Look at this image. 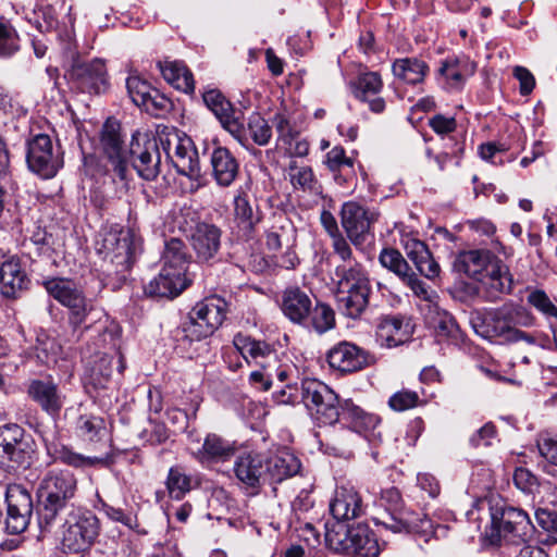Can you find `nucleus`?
Returning <instances> with one entry per match:
<instances>
[{
  "instance_id": "1",
  "label": "nucleus",
  "mask_w": 557,
  "mask_h": 557,
  "mask_svg": "<svg viewBox=\"0 0 557 557\" xmlns=\"http://www.w3.org/2000/svg\"><path fill=\"white\" fill-rule=\"evenodd\" d=\"M228 310L226 300L218 295L198 301L187 319L172 331L175 349L189 358L198 351V345L223 324Z\"/></svg>"
},
{
  "instance_id": "2",
  "label": "nucleus",
  "mask_w": 557,
  "mask_h": 557,
  "mask_svg": "<svg viewBox=\"0 0 557 557\" xmlns=\"http://www.w3.org/2000/svg\"><path fill=\"white\" fill-rule=\"evenodd\" d=\"M534 324L535 317L531 311L512 302L491 309L472 320V326L478 335L502 344L525 342L529 345H537L539 338L535 334L520 330Z\"/></svg>"
},
{
  "instance_id": "3",
  "label": "nucleus",
  "mask_w": 557,
  "mask_h": 557,
  "mask_svg": "<svg viewBox=\"0 0 557 557\" xmlns=\"http://www.w3.org/2000/svg\"><path fill=\"white\" fill-rule=\"evenodd\" d=\"M77 493V479L69 470H49L39 482L36 518L41 531L50 530Z\"/></svg>"
},
{
  "instance_id": "4",
  "label": "nucleus",
  "mask_w": 557,
  "mask_h": 557,
  "mask_svg": "<svg viewBox=\"0 0 557 557\" xmlns=\"http://www.w3.org/2000/svg\"><path fill=\"white\" fill-rule=\"evenodd\" d=\"M141 251V238L132 230L109 233L102 243V264L104 285L119 288L126 280L136 257Z\"/></svg>"
},
{
  "instance_id": "5",
  "label": "nucleus",
  "mask_w": 557,
  "mask_h": 557,
  "mask_svg": "<svg viewBox=\"0 0 557 557\" xmlns=\"http://www.w3.org/2000/svg\"><path fill=\"white\" fill-rule=\"evenodd\" d=\"M325 542L330 549L350 557H377L380 546L366 523L348 525L334 522L325 525Z\"/></svg>"
},
{
  "instance_id": "6",
  "label": "nucleus",
  "mask_w": 557,
  "mask_h": 557,
  "mask_svg": "<svg viewBox=\"0 0 557 557\" xmlns=\"http://www.w3.org/2000/svg\"><path fill=\"white\" fill-rule=\"evenodd\" d=\"M36 443L18 424L0 426V468L8 472L26 470L34 461Z\"/></svg>"
},
{
  "instance_id": "7",
  "label": "nucleus",
  "mask_w": 557,
  "mask_h": 557,
  "mask_svg": "<svg viewBox=\"0 0 557 557\" xmlns=\"http://www.w3.org/2000/svg\"><path fill=\"white\" fill-rule=\"evenodd\" d=\"M63 528V550L78 554L88 550L95 543L100 532V522L92 511L77 508L67 513Z\"/></svg>"
},
{
  "instance_id": "8",
  "label": "nucleus",
  "mask_w": 557,
  "mask_h": 557,
  "mask_svg": "<svg viewBox=\"0 0 557 557\" xmlns=\"http://www.w3.org/2000/svg\"><path fill=\"white\" fill-rule=\"evenodd\" d=\"M301 400L319 425H332L339 421L342 401L333 389L314 379L301 382Z\"/></svg>"
},
{
  "instance_id": "9",
  "label": "nucleus",
  "mask_w": 557,
  "mask_h": 557,
  "mask_svg": "<svg viewBox=\"0 0 557 557\" xmlns=\"http://www.w3.org/2000/svg\"><path fill=\"white\" fill-rule=\"evenodd\" d=\"M66 77L75 89L88 95L104 94L110 86L106 63L97 58L84 61L74 57Z\"/></svg>"
},
{
  "instance_id": "10",
  "label": "nucleus",
  "mask_w": 557,
  "mask_h": 557,
  "mask_svg": "<svg viewBox=\"0 0 557 557\" xmlns=\"http://www.w3.org/2000/svg\"><path fill=\"white\" fill-rule=\"evenodd\" d=\"M376 512L372 520L376 525H382L395 533L406 530L414 521L404 508V500L397 487L382 488L373 502Z\"/></svg>"
},
{
  "instance_id": "11",
  "label": "nucleus",
  "mask_w": 557,
  "mask_h": 557,
  "mask_svg": "<svg viewBox=\"0 0 557 557\" xmlns=\"http://www.w3.org/2000/svg\"><path fill=\"white\" fill-rule=\"evenodd\" d=\"M492 525L499 539L513 544L525 543L535 531L528 513L511 506L492 508Z\"/></svg>"
},
{
  "instance_id": "12",
  "label": "nucleus",
  "mask_w": 557,
  "mask_h": 557,
  "mask_svg": "<svg viewBox=\"0 0 557 557\" xmlns=\"http://www.w3.org/2000/svg\"><path fill=\"white\" fill-rule=\"evenodd\" d=\"M127 164L131 163L137 174L146 180L153 181L160 172V151L154 137L146 133L135 132L126 151Z\"/></svg>"
},
{
  "instance_id": "13",
  "label": "nucleus",
  "mask_w": 557,
  "mask_h": 557,
  "mask_svg": "<svg viewBox=\"0 0 557 557\" xmlns=\"http://www.w3.org/2000/svg\"><path fill=\"white\" fill-rule=\"evenodd\" d=\"M28 169L42 178H52L63 166L60 147H54L49 135L38 134L27 141Z\"/></svg>"
},
{
  "instance_id": "14",
  "label": "nucleus",
  "mask_w": 557,
  "mask_h": 557,
  "mask_svg": "<svg viewBox=\"0 0 557 557\" xmlns=\"http://www.w3.org/2000/svg\"><path fill=\"white\" fill-rule=\"evenodd\" d=\"M341 224L347 238L356 247L361 248L372 236V226L379 213L359 202H344L341 211Z\"/></svg>"
},
{
  "instance_id": "15",
  "label": "nucleus",
  "mask_w": 557,
  "mask_h": 557,
  "mask_svg": "<svg viewBox=\"0 0 557 557\" xmlns=\"http://www.w3.org/2000/svg\"><path fill=\"white\" fill-rule=\"evenodd\" d=\"M206 107L219 120L226 129L239 143L246 140V128L243 123V112L235 109L231 101L216 88H209L202 92Z\"/></svg>"
},
{
  "instance_id": "16",
  "label": "nucleus",
  "mask_w": 557,
  "mask_h": 557,
  "mask_svg": "<svg viewBox=\"0 0 557 557\" xmlns=\"http://www.w3.org/2000/svg\"><path fill=\"white\" fill-rule=\"evenodd\" d=\"M263 212L250 196L239 188L233 200V233L244 240L255 239Z\"/></svg>"
},
{
  "instance_id": "17",
  "label": "nucleus",
  "mask_w": 557,
  "mask_h": 557,
  "mask_svg": "<svg viewBox=\"0 0 557 557\" xmlns=\"http://www.w3.org/2000/svg\"><path fill=\"white\" fill-rule=\"evenodd\" d=\"M5 502L8 506L5 530L11 534L23 533L29 524L34 509L30 493L22 485H9Z\"/></svg>"
},
{
  "instance_id": "18",
  "label": "nucleus",
  "mask_w": 557,
  "mask_h": 557,
  "mask_svg": "<svg viewBox=\"0 0 557 557\" xmlns=\"http://www.w3.org/2000/svg\"><path fill=\"white\" fill-rule=\"evenodd\" d=\"M126 88L132 101L151 115H161L171 107L168 97L138 75H131L126 79Z\"/></svg>"
},
{
  "instance_id": "19",
  "label": "nucleus",
  "mask_w": 557,
  "mask_h": 557,
  "mask_svg": "<svg viewBox=\"0 0 557 557\" xmlns=\"http://www.w3.org/2000/svg\"><path fill=\"white\" fill-rule=\"evenodd\" d=\"M233 345L248 364L255 363L261 368L278 362L277 349L273 343L237 333Z\"/></svg>"
},
{
  "instance_id": "20",
  "label": "nucleus",
  "mask_w": 557,
  "mask_h": 557,
  "mask_svg": "<svg viewBox=\"0 0 557 557\" xmlns=\"http://www.w3.org/2000/svg\"><path fill=\"white\" fill-rule=\"evenodd\" d=\"M174 140V151L171 152V139L166 138L165 141L161 139V145L166 152V157L170 159L178 174L191 180H198L201 176L200 163L198 152L191 146L190 139H182L175 135Z\"/></svg>"
},
{
  "instance_id": "21",
  "label": "nucleus",
  "mask_w": 557,
  "mask_h": 557,
  "mask_svg": "<svg viewBox=\"0 0 557 557\" xmlns=\"http://www.w3.org/2000/svg\"><path fill=\"white\" fill-rule=\"evenodd\" d=\"M120 124L115 121L107 120L101 132V147L112 170L121 180L127 175L126 149L123 147V140L120 133Z\"/></svg>"
},
{
  "instance_id": "22",
  "label": "nucleus",
  "mask_w": 557,
  "mask_h": 557,
  "mask_svg": "<svg viewBox=\"0 0 557 557\" xmlns=\"http://www.w3.org/2000/svg\"><path fill=\"white\" fill-rule=\"evenodd\" d=\"M27 395L51 417L58 416L64 406L65 396L51 376L29 381Z\"/></svg>"
},
{
  "instance_id": "23",
  "label": "nucleus",
  "mask_w": 557,
  "mask_h": 557,
  "mask_svg": "<svg viewBox=\"0 0 557 557\" xmlns=\"http://www.w3.org/2000/svg\"><path fill=\"white\" fill-rule=\"evenodd\" d=\"M478 281L491 301L512 290L513 280L509 267L497 256L490 261Z\"/></svg>"
},
{
  "instance_id": "24",
  "label": "nucleus",
  "mask_w": 557,
  "mask_h": 557,
  "mask_svg": "<svg viewBox=\"0 0 557 557\" xmlns=\"http://www.w3.org/2000/svg\"><path fill=\"white\" fill-rule=\"evenodd\" d=\"M332 369L343 373L359 371L371 362V356L352 343L341 342L326 355Z\"/></svg>"
},
{
  "instance_id": "25",
  "label": "nucleus",
  "mask_w": 557,
  "mask_h": 557,
  "mask_svg": "<svg viewBox=\"0 0 557 557\" xmlns=\"http://www.w3.org/2000/svg\"><path fill=\"white\" fill-rule=\"evenodd\" d=\"M234 473L243 487L251 494H257L265 484L264 456L247 453L238 456L234 463Z\"/></svg>"
},
{
  "instance_id": "26",
  "label": "nucleus",
  "mask_w": 557,
  "mask_h": 557,
  "mask_svg": "<svg viewBox=\"0 0 557 557\" xmlns=\"http://www.w3.org/2000/svg\"><path fill=\"white\" fill-rule=\"evenodd\" d=\"M350 91L356 99L369 104L374 113L385 110V100L379 96L383 89V81L377 72H363L349 83Z\"/></svg>"
},
{
  "instance_id": "27",
  "label": "nucleus",
  "mask_w": 557,
  "mask_h": 557,
  "mask_svg": "<svg viewBox=\"0 0 557 557\" xmlns=\"http://www.w3.org/2000/svg\"><path fill=\"white\" fill-rule=\"evenodd\" d=\"M311 306V297L298 286L287 287L282 293L280 308L284 317L294 324L308 326Z\"/></svg>"
},
{
  "instance_id": "28",
  "label": "nucleus",
  "mask_w": 557,
  "mask_h": 557,
  "mask_svg": "<svg viewBox=\"0 0 557 557\" xmlns=\"http://www.w3.org/2000/svg\"><path fill=\"white\" fill-rule=\"evenodd\" d=\"M222 231L214 224L199 222L190 235L196 257L201 262L214 260L221 248Z\"/></svg>"
},
{
  "instance_id": "29",
  "label": "nucleus",
  "mask_w": 557,
  "mask_h": 557,
  "mask_svg": "<svg viewBox=\"0 0 557 557\" xmlns=\"http://www.w3.org/2000/svg\"><path fill=\"white\" fill-rule=\"evenodd\" d=\"M330 511L336 522L357 519L363 512L362 498L354 486L342 485L335 490L330 503Z\"/></svg>"
},
{
  "instance_id": "30",
  "label": "nucleus",
  "mask_w": 557,
  "mask_h": 557,
  "mask_svg": "<svg viewBox=\"0 0 557 557\" xmlns=\"http://www.w3.org/2000/svg\"><path fill=\"white\" fill-rule=\"evenodd\" d=\"M30 280L17 257H11L0 267V289L7 298H16L28 288Z\"/></svg>"
},
{
  "instance_id": "31",
  "label": "nucleus",
  "mask_w": 557,
  "mask_h": 557,
  "mask_svg": "<svg viewBox=\"0 0 557 557\" xmlns=\"http://www.w3.org/2000/svg\"><path fill=\"white\" fill-rule=\"evenodd\" d=\"M299 469L300 461L288 451H281L269 458L264 457L265 484L281 483L298 473Z\"/></svg>"
},
{
  "instance_id": "32",
  "label": "nucleus",
  "mask_w": 557,
  "mask_h": 557,
  "mask_svg": "<svg viewBox=\"0 0 557 557\" xmlns=\"http://www.w3.org/2000/svg\"><path fill=\"white\" fill-rule=\"evenodd\" d=\"M188 284L189 281L186 276L162 268L159 275L145 286V293L150 297L174 298L178 296Z\"/></svg>"
},
{
  "instance_id": "33",
  "label": "nucleus",
  "mask_w": 557,
  "mask_h": 557,
  "mask_svg": "<svg viewBox=\"0 0 557 557\" xmlns=\"http://www.w3.org/2000/svg\"><path fill=\"white\" fill-rule=\"evenodd\" d=\"M495 256V253L487 249L465 250L456 256L453 269L478 281Z\"/></svg>"
},
{
  "instance_id": "34",
  "label": "nucleus",
  "mask_w": 557,
  "mask_h": 557,
  "mask_svg": "<svg viewBox=\"0 0 557 557\" xmlns=\"http://www.w3.org/2000/svg\"><path fill=\"white\" fill-rule=\"evenodd\" d=\"M210 163L218 185L227 187L235 181L239 164L227 148H214L210 157Z\"/></svg>"
},
{
  "instance_id": "35",
  "label": "nucleus",
  "mask_w": 557,
  "mask_h": 557,
  "mask_svg": "<svg viewBox=\"0 0 557 557\" xmlns=\"http://www.w3.org/2000/svg\"><path fill=\"white\" fill-rule=\"evenodd\" d=\"M339 414V421L360 434L374 430L380 423V418L377 416L367 412L351 399H345L342 401Z\"/></svg>"
},
{
  "instance_id": "36",
  "label": "nucleus",
  "mask_w": 557,
  "mask_h": 557,
  "mask_svg": "<svg viewBox=\"0 0 557 557\" xmlns=\"http://www.w3.org/2000/svg\"><path fill=\"white\" fill-rule=\"evenodd\" d=\"M410 335L409 324L399 314L381 318L376 330V338L382 346L397 347Z\"/></svg>"
},
{
  "instance_id": "37",
  "label": "nucleus",
  "mask_w": 557,
  "mask_h": 557,
  "mask_svg": "<svg viewBox=\"0 0 557 557\" xmlns=\"http://www.w3.org/2000/svg\"><path fill=\"white\" fill-rule=\"evenodd\" d=\"M392 73L401 84L418 85L429 73V65L417 57L398 58L392 63Z\"/></svg>"
},
{
  "instance_id": "38",
  "label": "nucleus",
  "mask_w": 557,
  "mask_h": 557,
  "mask_svg": "<svg viewBox=\"0 0 557 557\" xmlns=\"http://www.w3.org/2000/svg\"><path fill=\"white\" fill-rule=\"evenodd\" d=\"M406 255L421 275L428 278L438 276L441 268L434 260L428 246L419 239H408L405 244Z\"/></svg>"
},
{
  "instance_id": "39",
  "label": "nucleus",
  "mask_w": 557,
  "mask_h": 557,
  "mask_svg": "<svg viewBox=\"0 0 557 557\" xmlns=\"http://www.w3.org/2000/svg\"><path fill=\"white\" fill-rule=\"evenodd\" d=\"M324 163L332 172L335 183L342 187L349 184L356 176L354 159L347 157L345 149L341 146L333 147L325 154Z\"/></svg>"
},
{
  "instance_id": "40",
  "label": "nucleus",
  "mask_w": 557,
  "mask_h": 557,
  "mask_svg": "<svg viewBox=\"0 0 557 557\" xmlns=\"http://www.w3.org/2000/svg\"><path fill=\"white\" fill-rule=\"evenodd\" d=\"M474 64L466 60L448 59L438 69V75L444 81V87L449 90L462 88L466 78L474 73Z\"/></svg>"
},
{
  "instance_id": "41",
  "label": "nucleus",
  "mask_w": 557,
  "mask_h": 557,
  "mask_svg": "<svg viewBox=\"0 0 557 557\" xmlns=\"http://www.w3.org/2000/svg\"><path fill=\"white\" fill-rule=\"evenodd\" d=\"M161 260L163 264L162 268L182 276H186L191 256L183 240L178 238H171L165 242Z\"/></svg>"
},
{
  "instance_id": "42",
  "label": "nucleus",
  "mask_w": 557,
  "mask_h": 557,
  "mask_svg": "<svg viewBox=\"0 0 557 557\" xmlns=\"http://www.w3.org/2000/svg\"><path fill=\"white\" fill-rule=\"evenodd\" d=\"M236 453L235 443L216 434H208L199 451L202 461L224 462Z\"/></svg>"
},
{
  "instance_id": "43",
  "label": "nucleus",
  "mask_w": 557,
  "mask_h": 557,
  "mask_svg": "<svg viewBox=\"0 0 557 557\" xmlns=\"http://www.w3.org/2000/svg\"><path fill=\"white\" fill-rule=\"evenodd\" d=\"M196 486L194 476L182 466H173L169 469L165 487L171 499L182 500Z\"/></svg>"
},
{
  "instance_id": "44",
  "label": "nucleus",
  "mask_w": 557,
  "mask_h": 557,
  "mask_svg": "<svg viewBox=\"0 0 557 557\" xmlns=\"http://www.w3.org/2000/svg\"><path fill=\"white\" fill-rule=\"evenodd\" d=\"M159 66L164 79L174 88L186 94L194 91L195 82L193 73L184 63L177 61H165L163 63L160 62Z\"/></svg>"
},
{
  "instance_id": "45",
  "label": "nucleus",
  "mask_w": 557,
  "mask_h": 557,
  "mask_svg": "<svg viewBox=\"0 0 557 557\" xmlns=\"http://www.w3.org/2000/svg\"><path fill=\"white\" fill-rule=\"evenodd\" d=\"M42 285L48 295L64 307L84 294L72 280L65 277L47 278L42 282Z\"/></svg>"
},
{
  "instance_id": "46",
  "label": "nucleus",
  "mask_w": 557,
  "mask_h": 557,
  "mask_svg": "<svg viewBox=\"0 0 557 557\" xmlns=\"http://www.w3.org/2000/svg\"><path fill=\"white\" fill-rule=\"evenodd\" d=\"M46 448L48 455L54 461H60L74 468H87L104 462L103 458L84 456L64 445L47 444Z\"/></svg>"
},
{
  "instance_id": "47",
  "label": "nucleus",
  "mask_w": 557,
  "mask_h": 557,
  "mask_svg": "<svg viewBox=\"0 0 557 557\" xmlns=\"http://www.w3.org/2000/svg\"><path fill=\"white\" fill-rule=\"evenodd\" d=\"M275 366L272 364L273 379L275 377L284 386L273 394V399L280 405L294 404L297 399V395L294 393L297 391V386L292 382L295 369L288 364Z\"/></svg>"
},
{
  "instance_id": "48",
  "label": "nucleus",
  "mask_w": 557,
  "mask_h": 557,
  "mask_svg": "<svg viewBox=\"0 0 557 557\" xmlns=\"http://www.w3.org/2000/svg\"><path fill=\"white\" fill-rule=\"evenodd\" d=\"M113 364H116L117 372L122 374L126 367L123 355L119 354L116 360L108 355L99 357L91 370V379L96 386H107L112 376Z\"/></svg>"
},
{
  "instance_id": "49",
  "label": "nucleus",
  "mask_w": 557,
  "mask_h": 557,
  "mask_svg": "<svg viewBox=\"0 0 557 557\" xmlns=\"http://www.w3.org/2000/svg\"><path fill=\"white\" fill-rule=\"evenodd\" d=\"M75 430L84 441L96 442L104 434V420L94 414H82L76 420Z\"/></svg>"
},
{
  "instance_id": "50",
  "label": "nucleus",
  "mask_w": 557,
  "mask_h": 557,
  "mask_svg": "<svg viewBox=\"0 0 557 557\" xmlns=\"http://www.w3.org/2000/svg\"><path fill=\"white\" fill-rule=\"evenodd\" d=\"M337 308L346 317L358 319L369 306L370 294H335Z\"/></svg>"
},
{
  "instance_id": "51",
  "label": "nucleus",
  "mask_w": 557,
  "mask_h": 557,
  "mask_svg": "<svg viewBox=\"0 0 557 557\" xmlns=\"http://www.w3.org/2000/svg\"><path fill=\"white\" fill-rule=\"evenodd\" d=\"M311 326L319 334H323L335 326V312L324 302H317L311 306V313L308 326Z\"/></svg>"
},
{
  "instance_id": "52",
  "label": "nucleus",
  "mask_w": 557,
  "mask_h": 557,
  "mask_svg": "<svg viewBox=\"0 0 557 557\" xmlns=\"http://www.w3.org/2000/svg\"><path fill=\"white\" fill-rule=\"evenodd\" d=\"M65 308L69 310V323L73 330H77L87 322L88 317L95 312V306L91 300L82 294L76 300L69 304Z\"/></svg>"
},
{
  "instance_id": "53",
  "label": "nucleus",
  "mask_w": 557,
  "mask_h": 557,
  "mask_svg": "<svg viewBox=\"0 0 557 557\" xmlns=\"http://www.w3.org/2000/svg\"><path fill=\"white\" fill-rule=\"evenodd\" d=\"M379 261L383 268L393 272L400 281L411 271V268L403 255L394 248L382 249Z\"/></svg>"
},
{
  "instance_id": "54",
  "label": "nucleus",
  "mask_w": 557,
  "mask_h": 557,
  "mask_svg": "<svg viewBox=\"0 0 557 557\" xmlns=\"http://www.w3.org/2000/svg\"><path fill=\"white\" fill-rule=\"evenodd\" d=\"M368 277L369 275L363 264L358 262L347 265H336L334 269L333 281L336 288H338L342 286H348L347 284H356L359 281Z\"/></svg>"
},
{
  "instance_id": "55",
  "label": "nucleus",
  "mask_w": 557,
  "mask_h": 557,
  "mask_svg": "<svg viewBox=\"0 0 557 557\" xmlns=\"http://www.w3.org/2000/svg\"><path fill=\"white\" fill-rule=\"evenodd\" d=\"M247 131L253 143L259 146H267L272 137V126L258 112L249 115Z\"/></svg>"
},
{
  "instance_id": "56",
  "label": "nucleus",
  "mask_w": 557,
  "mask_h": 557,
  "mask_svg": "<svg viewBox=\"0 0 557 557\" xmlns=\"http://www.w3.org/2000/svg\"><path fill=\"white\" fill-rule=\"evenodd\" d=\"M20 50V37L9 23L0 21V58H10Z\"/></svg>"
},
{
  "instance_id": "57",
  "label": "nucleus",
  "mask_w": 557,
  "mask_h": 557,
  "mask_svg": "<svg viewBox=\"0 0 557 557\" xmlns=\"http://www.w3.org/2000/svg\"><path fill=\"white\" fill-rule=\"evenodd\" d=\"M527 301L546 319L557 320V307L543 289H533L527 296Z\"/></svg>"
},
{
  "instance_id": "58",
  "label": "nucleus",
  "mask_w": 557,
  "mask_h": 557,
  "mask_svg": "<svg viewBox=\"0 0 557 557\" xmlns=\"http://www.w3.org/2000/svg\"><path fill=\"white\" fill-rule=\"evenodd\" d=\"M288 178L295 189H301L313 194L321 193V185L315 180L313 171L309 165L300 168V171L293 173Z\"/></svg>"
},
{
  "instance_id": "59",
  "label": "nucleus",
  "mask_w": 557,
  "mask_h": 557,
  "mask_svg": "<svg viewBox=\"0 0 557 557\" xmlns=\"http://www.w3.org/2000/svg\"><path fill=\"white\" fill-rule=\"evenodd\" d=\"M272 127L277 133V140L284 146H290L292 141L298 136L297 131L292 125L285 113L276 112L271 119Z\"/></svg>"
},
{
  "instance_id": "60",
  "label": "nucleus",
  "mask_w": 557,
  "mask_h": 557,
  "mask_svg": "<svg viewBox=\"0 0 557 557\" xmlns=\"http://www.w3.org/2000/svg\"><path fill=\"white\" fill-rule=\"evenodd\" d=\"M34 24L41 33L52 30L58 23L55 10L50 4H38L34 10Z\"/></svg>"
},
{
  "instance_id": "61",
  "label": "nucleus",
  "mask_w": 557,
  "mask_h": 557,
  "mask_svg": "<svg viewBox=\"0 0 557 557\" xmlns=\"http://www.w3.org/2000/svg\"><path fill=\"white\" fill-rule=\"evenodd\" d=\"M102 510L110 520L120 522L132 530H136L138 533H147L145 530L138 529L137 518L131 511H125L120 507L108 504L102 505Z\"/></svg>"
},
{
  "instance_id": "62",
  "label": "nucleus",
  "mask_w": 557,
  "mask_h": 557,
  "mask_svg": "<svg viewBox=\"0 0 557 557\" xmlns=\"http://www.w3.org/2000/svg\"><path fill=\"white\" fill-rule=\"evenodd\" d=\"M420 397L417 392L410 389H401L394 393L388 399V406L394 411H405L419 405Z\"/></svg>"
},
{
  "instance_id": "63",
  "label": "nucleus",
  "mask_w": 557,
  "mask_h": 557,
  "mask_svg": "<svg viewBox=\"0 0 557 557\" xmlns=\"http://www.w3.org/2000/svg\"><path fill=\"white\" fill-rule=\"evenodd\" d=\"M535 520L537 525L546 532L548 539L557 543V512L547 508H537L535 510Z\"/></svg>"
},
{
  "instance_id": "64",
  "label": "nucleus",
  "mask_w": 557,
  "mask_h": 557,
  "mask_svg": "<svg viewBox=\"0 0 557 557\" xmlns=\"http://www.w3.org/2000/svg\"><path fill=\"white\" fill-rule=\"evenodd\" d=\"M29 243L35 246L36 253L38 256L50 255V252L53 250L52 235L40 226L35 227L29 237Z\"/></svg>"
}]
</instances>
